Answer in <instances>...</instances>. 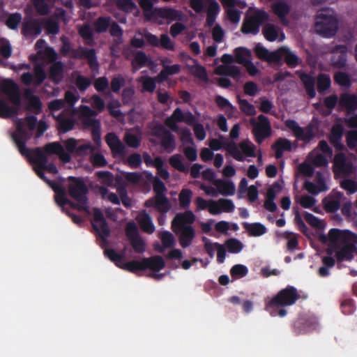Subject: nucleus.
Instances as JSON below:
<instances>
[{"instance_id": "1", "label": "nucleus", "mask_w": 357, "mask_h": 357, "mask_svg": "<svg viewBox=\"0 0 357 357\" xmlns=\"http://www.w3.org/2000/svg\"><path fill=\"white\" fill-rule=\"evenodd\" d=\"M47 128L45 122L40 121L37 123L35 117L29 116L24 121H18L17 122V130L13 134L12 137L21 154L28 158L34 164V169L38 176L45 181L56 192L55 201L59 206L63 207L70 204L73 207H77L79 210L89 212L86 198L87 189L82 180L73 178L69 185L70 195L77 202L76 205H74L67 200L63 190L45 179L43 172L47 171L52 174H56V167L53 164L48 163L52 155H57L63 162H69L70 160V153L76 152L79 141L72 138L65 141L64 145L66 151L57 142L48 144L43 149H37L35 151H30L24 146L25 142L31 137L33 129H37V136L38 137L47 130Z\"/></svg>"}, {"instance_id": "2", "label": "nucleus", "mask_w": 357, "mask_h": 357, "mask_svg": "<svg viewBox=\"0 0 357 357\" xmlns=\"http://www.w3.org/2000/svg\"><path fill=\"white\" fill-rule=\"evenodd\" d=\"M319 238L326 246L327 252L338 261H350L357 254V235L349 230L333 228Z\"/></svg>"}, {"instance_id": "3", "label": "nucleus", "mask_w": 357, "mask_h": 357, "mask_svg": "<svg viewBox=\"0 0 357 357\" xmlns=\"http://www.w3.org/2000/svg\"><path fill=\"white\" fill-rule=\"evenodd\" d=\"M105 253L116 266L123 269L135 272L149 268L153 272L152 277L155 279L160 280L164 276V274L158 273L165 267V261L161 257L154 256L151 258L144 259L142 261L134 260L126 262L123 256L116 253L113 250H106Z\"/></svg>"}, {"instance_id": "4", "label": "nucleus", "mask_w": 357, "mask_h": 357, "mask_svg": "<svg viewBox=\"0 0 357 357\" xmlns=\"http://www.w3.org/2000/svg\"><path fill=\"white\" fill-rule=\"evenodd\" d=\"M20 110V96L17 85L11 80L0 82V116L10 117Z\"/></svg>"}, {"instance_id": "5", "label": "nucleus", "mask_w": 357, "mask_h": 357, "mask_svg": "<svg viewBox=\"0 0 357 357\" xmlns=\"http://www.w3.org/2000/svg\"><path fill=\"white\" fill-rule=\"evenodd\" d=\"M298 296L296 289L293 287H287L280 291L274 298L267 302L266 310L272 317H284L287 314L284 307L293 305Z\"/></svg>"}, {"instance_id": "6", "label": "nucleus", "mask_w": 357, "mask_h": 357, "mask_svg": "<svg viewBox=\"0 0 357 357\" xmlns=\"http://www.w3.org/2000/svg\"><path fill=\"white\" fill-rule=\"evenodd\" d=\"M314 29L324 37L333 36L337 30V20L334 11L328 8L321 10L317 16Z\"/></svg>"}, {"instance_id": "7", "label": "nucleus", "mask_w": 357, "mask_h": 357, "mask_svg": "<svg viewBox=\"0 0 357 357\" xmlns=\"http://www.w3.org/2000/svg\"><path fill=\"white\" fill-rule=\"evenodd\" d=\"M356 158L354 155L347 158L343 153L334 158L333 172L335 177H349L356 174Z\"/></svg>"}, {"instance_id": "8", "label": "nucleus", "mask_w": 357, "mask_h": 357, "mask_svg": "<svg viewBox=\"0 0 357 357\" xmlns=\"http://www.w3.org/2000/svg\"><path fill=\"white\" fill-rule=\"evenodd\" d=\"M266 19L267 14L265 12L250 8L246 13L242 31L245 33H257L261 24Z\"/></svg>"}, {"instance_id": "9", "label": "nucleus", "mask_w": 357, "mask_h": 357, "mask_svg": "<svg viewBox=\"0 0 357 357\" xmlns=\"http://www.w3.org/2000/svg\"><path fill=\"white\" fill-rule=\"evenodd\" d=\"M73 112L75 114L78 115L84 124L92 128L93 140L97 144H99L100 142V123L93 119L96 115V113L89 107L83 105L80 106L78 110L73 109Z\"/></svg>"}, {"instance_id": "10", "label": "nucleus", "mask_w": 357, "mask_h": 357, "mask_svg": "<svg viewBox=\"0 0 357 357\" xmlns=\"http://www.w3.org/2000/svg\"><path fill=\"white\" fill-rule=\"evenodd\" d=\"M227 150L235 160L243 161L246 158L255 155L256 146L249 139H244L238 144H229Z\"/></svg>"}, {"instance_id": "11", "label": "nucleus", "mask_w": 357, "mask_h": 357, "mask_svg": "<svg viewBox=\"0 0 357 357\" xmlns=\"http://www.w3.org/2000/svg\"><path fill=\"white\" fill-rule=\"evenodd\" d=\"M332 155V151L328 144L320 142L319 146L314 149L307 156V161L312 162L316 167L326 166L328 164V158Z\"/></svg>"}, {"instance_id": "12", "label": "nucleus", "mask_w": 357, "mask_h": 357, "mask_svg": "<svg viewBox=\"0 0 357 357\" xmlns=\"http://www.w3.org/2000/svg\"><path fill=\"white\" fill-rule=\"evenodd\" d=\"M329 176H324L317 172L315 174L314 181L307 179L305 181L303 188L306 191L312 195H317L321 192H326L329 189Z\"/></svg>"}, {"instance_id": "13", "label": "nucleus", "mask_w": 357, "mask_h": 357, "mask_svg": "<svg viewBox=\"0 0 357 357\" xmlns=\"http://www.w3.org/2000/svg\"><path fill=\"white\" fill-rule=\"evenodd\" d=\"M250 123L253 126V133L258 143H261L271 135V129L268 119L264 115H259L257 119H252Z\"/></svg>"}, {"instance_id": "14", "label": "nucleus", "mask_w": 357, "mask_h": 357, "mask_svg": "<svg viewBox=\"0 0 357 357\" xmlns=\"http://www.w3.org/2000/svg\"><path fill=\"white\" fill-rule=\"evenodd\" d=\"M228 19L234 24L239 22L241 10L245 8V3L241 0H220Z\"/></svg>"}, {"instance_id": "15", "label": "nucleus", "mask_w": 357, "mask_h": 357, "mask_svg": "<svg viewBox=\"0 0 357 357\" xmlns=\"http://www.w3.org/2000/svg\"><path fill=\"white\" fill-rule=\"evenodd\" d=\"M117 192L120 196V199L119 198L117 195H116L114 192H109V190L104 187H100L98 190V192L101 195L102 199H107L112 202V204H119L121 200L123 204L125 206H131L132 200L128 196L126 189L123 188H118Z\"/></svg>"}, {"instance_id": "16", "label": "nucleus", "mask_w": 357, "mask_h": 357, "mask_svg": "<svg viewBox=\"0 0 357 357\" xmlns=\"http://www.w3.org/2000/svg\"><path fill=\"white\" fill-rule=\"evenodd\" d=\"M93 227L98 235L103 241H106L109 234V229L101 211L93 208Z\"/></svg>"}, {"instance_id": "17", "label": "nucleus", "mask_w": 357, "mask_h": 357, "mask_svg": "<svg viewBox=\"0 0 357 357\" xmlns=\"http://www.w3.org/2000/svg\"><path fill=\"white\" fill-rule=\"evenodd\" d=\"M344 199V196L342 192L332 190L322 201L324 208L327 212H336Z\"/></svg>"}, {"instance_id": "18", "label": "nucleus", "mask_w": 357, "mask_h": 357, "mask_svg": "<svg viewBox=\"0 0 357 357\" xmlns=\"http://www.w3.org/2000/svg\"><path fill=\"white\" fill-rule=\"evenodd\" d=\"M235 209V205L232 200L228 199H219L218 200L211 199V207L209 213L213 215L222 213H231Z\"/></svg>"}, {"instance_id": "19", "label": "nucleus", "mask_w": 357, "mask_h": 357, "mask_svg": "<svg viewBox=\"0 0 357 357\" xmlns=\"http://www.w3.org/2000/svg\"><path fill=\"white\" fill-rule=\"evenodd\" d=\"M233 61L234 58L231 55L224 54L222 56V61L224 63V65L218 66L215 70V73L237 77L240 74V70L238 67L231 65Z\"/></svg>"}, {"instance_id": "20", "label": "nucleus", "mask_w": 357, "mask_h": 357, "mask_svg": "<svg viewBox=\"0 0 357 357\" xmlns=\"http://www.w3.org/2000/svg\"><path fill=\"white\" fill-rule=\"evenodd\" d=\"M153 132L165 151L170 153L174 149L176 144L174 137L162 126H157Z\"/></svg>"}, {"instance_id": "21", "label": "nucleus", "mask_w": 357, "mask_h": 357, "mask_svg": "<svg viewBox=\"0 0 357 357\" xmlns=\"http://www.w3.org/2000/svg\"><path fill=\"white\" fill-rule=\"evenodd\" d=\"M284 123L286 127L294 133L298 139L307 142L314 137L312 130L310 127L303 129L293 120H287Z\"/></svg>"}, {"instance_id": "22", "label": "nucleus", "mask_w": 357, "mask_h": 357, "mask_svg": "<svg viewBox=\"0 0 357 357\" xmlns=\"http://www.w3.org/2000/svg\"><path fill=\"white\" fill-rule=\"evenodd\" d=\"M195 220V215L192 211L188 210L184 213H178L176 215L172 222V227L174 231H177L180 229L187 227L188 224H192Z\"/></svg>"}, {"instance_id": "23", "label": "nucleus", "mask_w": 357, "mask_h": 357, "mask_svg": "<svg viewBox=\"0 0 357 357\" xmlns=\"http://www.w3.org/2000/svg\"><path fill=\"white\" fill-rule=\"evenodd\" d=\"M194 118L190 113L183 114L181 109H176L172 115L166 120V125L172 130H177L176 123L184 121L188 124L193 123Z\"/></svg>"}, {"instance_id": "24", "label": "nucleus", "mask_w": 357, "mask_h": 357, "mask_svg": "<svg viewBox=\"0 0 357 357\" xmlns=\"http://www.w3.org/2000/svg\"><path fill=\"white\" fill-rule=\"evenodd\" d=\"M34 73V77L29 73H24L22 76V82L26 85L40 84L46 77L44 68L38 64L35 67Z\"/></svg>"}, {"instance_id": "25", "label": "nucleus", "mask_w": 357, "mask_h": 357, "mask_svg": "<svg viewBox=\"0 0 357 357\" xmlns=\"http://www.w3.org/2000/svg\"><path fill=\"white\" fill-rule=\"evenodd\" d=\"M145 205L146 207H154L161 213H167L171 208L169 200L163 195H156L147 200Z\"/></svg>"}, {"instance_id": "26", "label": "nucleus", "mask_w": 357, "mask_h": 357, "mask_svg": "<svg viewBox=\"0 0 357 357\" xmlns=\"http://www.w3.org/2000/svg\"><path fill=\"white\" fill-rule=\"evenodd\" d=\"M255 52L259 59L265 60L268 63L279 62V53L278 50L269 52L261 44H257L255 47Z\"/></svg>"}, {"instance_id": "27", "label": "nucleus", "mask_w": 357, "mask_h": 357, "mask_svg": "<svg viewBox=\"0 0 357 357\" xmlns=\"http://www.w3.org/2000/svg\"><path fill=\"white\" fill-rule=\"evenodd\" d=\"M38 56L40 59L47 60V61H53L56 58V54L50 47L45 46V43L43 40H39L36 44Z\"/></svg>"}, {"instance_id": "28", "label": "nucleus", "mask_w": 357, "mask_h": 357, "mask_svg": "<svg viewBox=\"0 0 357 357\" xmlns=\"http://www.w3.org/2000/svg\"><path fill=\"white\" fill-rule=\"evenodd\" d=\"M178 235L179 243L183 248L188 247L195 237V230L191 226L180 229L177 231H174Z\"/></svg>"}, {"instance_id": "29", "label": "nucleus", "mask_w": 357, "mask_h": 357, "mask_svg": "<svg viewBox=\"0 0 357 357\" xmlns=\"http://www.w3.org/2000/svg\"><path fill=\"white\" fill-rule=\"evenodd\" d=\"M263 33L266 40L269 41L276 40L282 41L285 38L281 29L273 24H266L263 29Z\"/></svg>"}, {"instance_id": "30", "label": "nucleus", "mask_w": 357, "mask_h": 357, "mask_svg": "<svg viewBox=\"0 0 357 357\" xmlns=\"http://www.w3.org/2000/svg\"><path fill=\"white\" fill-rule=\"evenodd\" d=\"M158 236L162 241V246L159 244H155L154 248L156 251L163 252L165 248H170L175 245V238L169 231H160L158 234Z\"/></svg>"}, {"instance_id": "31", "label": "nucleus", "mask_w": 357, "mask_h": 357, "mask_svg": "<svg viewBox=\"0 0 357 357\" xmlns=\"http://www.w3.org/2000/svg\"><path fill=\"white\" fill-rule=\"evenodd\" d=\"M218 190V195L231 196L235 194L236 187L232 181L228 180H218L215 182Z\"/></svg>"}, {"instance_id": "32", "label": "nucleus", "mask_w": 357, "mask_h": 357, "mask_svg": "<svg viewBox=\"0 0 357 357\" xmlns=\"http://www.w3.org/2000/svg\"><path fill=\"white\" fill-rule=\"evenodd\" d=\"M347 47L337 46L332 52V64L337 68L343 67L346 62Z\"/></svg>"}, {"instance_id": "33", "label": "nucleus", "mask_w": 357, "mask_h": 357, "mask_svg": "<svg viewBox=\"0 0 357 357\" xmlns=\"http://www.w3.org/2000/svg\"><path fill=\"white\" fill-rule=\"evenodd\" d=\"M156 17H160L167 20L169 22L182 20L183 19V14L178 10L174 9H160L156 10Z\"/></svg>"}, {"instance_id": "34", "label": "nucleus", "mask_w": 357, "mask_h": 357, "mask_svg": "<svg viewBox=\"0 0 357 357\" xmlns=\"http://www.w3.org/2000/svg\"><path fill=\"white\" fill-rule=\"evenodd\" d=\"M22 32L27 37L36 36L40 33L41 28L37 22L27 19L24 23Z\"/></svg>"}, {"instance_id": "35", "label": "nucleus", "mask_w": 357, "mask_h": 357, "mask_svg": "<svg viewBox=\"0 0 357 357\" xmlns=\"http://www.w3.org/2000/svg\"><path fill=\"white\" fill-rule=\"evenodd\" d=\"M124 139L130 147H137L142 139V132L138 128L130 130L126 132Z\"/></svg>"}, {"instance_id": "36", "label": "nucleus", "mask_w": 357, "mask_h": 357, "mask_svg": "<svg viewBox=\"0 0 357 357\" xmlns=\"http://www.w3.org/2000/svg\"><path fill=\"white\" fill-rule=\"evenodd\" d=\"M137 220L142 228L145 232L151 234L155 231V226L151 220V218L146 212L139 213Z\"/></svg>"}, {"instance_id": "37", "label": "nucleus", "mask_w": 357, "mask_h": 357, "mask_svg": "<svg viewBox=\"0 0 357 357\" xmlns=\"http://www.w3.org/2000/svg\"><path fill=\"white\" fill-rule=\"evenodd\" d=\"M279 53V61L284 59L286 63L291 66H296L299 61V59L287 47H282L278 50Z\"/></svg>"}, {"instance_id": "38", "label": "nucleus", "mask_w": 357, "mask_h": 357, "mask_svg": "<svg viewBox=\"0 0 357 357\" xmlns=\"http://www.w3.org/2000/svg\"><path fill=\"white\" fill-rule=\"evenodd\" d=\"M291 143L289 139L280 138L278 139L273 145V149L275 151V157L280 158L285 151L291 149Z\"/></svg>"}, {"instance_id": "39", "label": "nucleus", "mask_w": 357, "mask_h": 357, "mask_svg": "<svg viewBox=\"0 0 357 357\" xmlns=\"http://www.w3.org/2000/svg\"><path fill=\"white\" fill-rule=\"evenodd\" d=\"M340 105L349 111H354L357 108V96L348 93L342 94L340 99Z\"/></svg>"}, {"instance_id": "40", "label": "nucleus", "mask_w": 357, "mask_h": 357, "mask_svg": "<svg viewBox=\"0 0 357 357\" xmlns=\"http://www.w3.org/2000/svg\"><path fill=\"white\" fill-rule=\"evenodd\" d=\"M340 186L347 191L348 194H354L357 192V179L355 176H349V177H342L340 181Z\"/></svg>"}, {"instance_id": "41", "label": "nucleus", "mask_w": 357, "mask_h": 357, "mask_svg": "<svg viewBox=\"0 0 357 357\" xmlns=\"http://www.w3.org/2000/svg\"><path fill=\"white\" fill-rule=\"evenodd\" d=\"M343 128L340 124L335 125L331 130V142L337 149H342L343 144L340 142Z\"/></svg>"}, {"instance_id": "42", "label": "nucleus", "mask_w": 357, "mask_h": 357, "mask_svg": "<svg viewBox=\"0 0 357 357\" xmlns=\"http://www.w3.org/2000/svg\"><path fill=\"white\" fill-rule=\"evenodd\" d=\"M162 64L164 69L158 75L157 79L159 81L165 80L169 75H172L178 73L180 71V66L178 64L168 66L166 64L165 60H162Z\"/></svg>"}, {"instance_id": "43", "label": "nucleus", "mask_w": 357, "mask_h": 357, "mask_svg": "<svg viewBox=\"0 0 357 357\" xmlns=\"http://www.w3.org/2000/svg\"><path fill=\"white\" fill-rule=\"evenodd\" d=\"M244 227L248 232L250 236H260L266 232V227L259 222L245 223Z\"/></svg>"}, {"instance_id": "44", "label": "nucleus", "mask_w": 357, "mask_h": 357, "mask_svg": "<svg viewBox=\"0 0 357 357\" xmlns=\"http://www.w3.org/2000/svg\"><path fill=\"white\" fill-rule=\"evenodd\" d=\"M272 9L274 13L282 21L289 12V5L283 1H275L272 4Z\"/></svg>"}, {"instance_id": "45", "label": "nucleus", "mask_w": 357, "mask_h": 357, "mask_svg": "<svg viewBox=\"0 0 357 357\" xmlns=\"http://www.w3.org/2000/svg\"><path fill=\"white\" fill-rule=\"evenodd\" d=\"M139 4L144 10L145 16L149 20L157 21L156 10H159V8H153L150 0H139Z\"/></svg>"}, {"instance_id": "46", "label": "nucleus", "mask_w": 357, "mask_h": 357, "mask_svg": "<svg viewBox=\"0 0 357 357\" xmlns=\"http://www.w3.org/2000/svg\"><path fill=\"white\" fill-rule=\"evenodd\" d=\"M107 143L110 147L113 153L120 154L122 153L123 147L121 142L118 137L113 133H109L107 135Z\"/></svg>"}, {"instance_id": "47", "label": "nucleus", "mask_w": 357, "mask_h": 357, "mask_svg": "<svg viewBox=\"0 0 357 357\" xmlns=\"http://www.w3.org/2000/svg\"><path fill=\"white\" fill-rule=\"evenodd\" d=\"M50 75V78L56 84L60 82L63 77V70L62 64L59 62L54 63L51 66Z\"/></svg>"}, {"instance_id": "48", "label": "nucleus", "mask_w": 357, "mask_h": 357, "mask_svg": "<svg viewBox=\"0 0 357 357\" xmlns=\"http://www.w3.org/2000/svg\"><path fill=\"white\" fill-rule=\"evenodd\" d=\"M236 60L244 65L251 59L252 54L249 50L244 47H238L234 50Z\"/></svg>"}, {"instance_id": "49", "label": "nucleus", "mask_w": 357, "mask_h": 357, "mask_svg": "<svg viewBox=\"0 0 357 357\" xmlns=\"http://www.w3.org/2000/svg\"><path fill=\"white\" fill-rule=\"evenodd\" d=\"M217 105L223 109L229 116H233L235 114L236 109L225 98L217 96L215 99Z\"/></svg>"}, {"instance_id": "50", "label": "nucleus", "mask_w": 357, "mask_h": 357, "mask_svg": "<svg viewBox=\"0 0 357 357\" xmlns=\"http://www.w3.org/2000/svg\"><path fill=\"white\" fill-rule=\"evenodd\" d=\"M296 199L303 208H310L315 212H318V209L315 206L317 200L314 197L305 195L296 198Z\"/></svg>"}, {"instance_id": "51", "label": "nucleus", "mask_w": 357, "mask_h": 357, "mask_svg": "<svg viewBox=\"0 0 357 357\" xmlns=\"http://www.w3.org/2000/svg\"><path fill=\"white\" fill-rule=\"evenodd\" d=\"M301 79L304 84L305 90H306L307 94L311 98L314 97L315 94H316L314 87V79L312 77H310L306 74H301Z\"/></svg>"}, {"instance_id": "52", "label": "nucleus", "mask_w": 357, "mask_h": 357, "mask_svg": "<svg viewBox=\"0 0 357 357\" xmlns=\"http://www.w3.org/2000/svg\"><path fill=\"white\" fill-rule=\"evenodd\" d=\"M324 266H321L318 270V274L321 277H326L329 275V268L335 264V259L331 256L324 257L322 259Z\"/></svg>"}, {"instance_id": "53", "label": "nucleus", "mask_w": 357, "mask_h": 357, "mask_svg": "<svg viewBox=\"0 0 357 357\" xmlns=\"http://www.w3.org/2000/svg\"><path fill=\"white\" fill-rule=\"evenodd\" d=\"M149 63V59L142 52L136 53L135 58L132 62V68L135 71L138 70L141 68L146 66Z\"/></svg>"}, {"instance_id": "54", "label": "nucleus", "mask_w": 357, "mask_h": 357, "mask_svg": "<svg viewBox=\"0 0 357 357\" xmlns=\"http://www.w3.org/2000/svg\"><path fill=\"white\" fill-rule=\"evenodd\" d=\"M192 192L188 189H183L178 196L179 204L182 208L189 207L191 203Z\"/></svg>"}, {"instance_id": "55", "label": "nucleus", "mask_w": 357, "mask_h": 357, "mask_svg": "<svg viewBox=\"0 0 357 357\" xmlns=\"http://www.w3.org/2000/svg\"><path fill=\"white\" fill-rule=\"evenodd\" d=\"M305 219L311 226L317 229H324L326 227V223L323 220L309 213L305 214Z\"/></svg>"}, {"instance_id": "56", "label": "nucleus", "mask_w": 357, "mask_h": 357, "mask_svg": "<svg viewBox=\"0 0 357 357\" xmlns=\"http://www.w3.org/2000/svg\"><path fill=\"white\" fill-rule=\"evenodd\" d=\"M155 80H158L157 77L153 79L147 76H143L139 79V82L142 84L143 91L153 92L155 89Z\"/></svg>"}, {"instance_id": "57", "label": "nucleus", "mask_w": 357, "mask_h": 357, "mask_svg": "<svg viewBox=\"0 0 357 357\" xmlns=\"http://www.w3.org/2000/svg\"><path fill=\"white\" fill-rule=\"evenodd\" d=\"M248 270L244 265L237 264L234 266L230 271V273L232 278L238 279L244 277L247 275Z\"/></svg>"}, {"instance_id": "58", "label": "nucleus", "mask_w": 357, "mask_h": 357, "mask_svg": "<svg viewBox=\"0 0 357 357\" xmlns=\"http://www.w3.org/2000/svg\"><path fill=\"white\" fill-rule=\"evenodd\" d=\"M225 245L230 252L238 253L241 252L243 248L242 243L235 238L228 240L225 243Z\"/></svg>"}, {"instance_id": "59", "label": "nucleus", "mask_w": 357, "mask_h": 357, "mask_svg": "<svg viewBox=\"0 0 357 357\" xmlns=\"http://www.w3.org/2000/svg\"><path fill=\"white\" fill-rule=\"evenodd\" d=\"M312 162L307 161V158L305 162L300 164L298 167V174L305 176H310L314 172V169L311 165Z\"/></svg>"}, {"instance_id": "60", "label": "nucleus", "mask_w": 357, "mask_h": 357, "mask_svg": "<svg viewBox=\"0 0 357 357\" xmlns=\"http://www.w3.org/2000/svg\"><path fill=\"white\" fill-rule=\"evenodd\" d=\"M195 211L199 212L205 209H207L209 212L211 207V199L206 200L202 197H197L195 199Z\"/></svg>"}, {"instance_id": "61", "label": "nucleus", "mask_w": 357, "mask_h": 357, "mask_svg": "<svg viewBox=\"0 0 357 357\" xmlns=\"http://www.w3.org/2000/svg\"><path fill=\"white\" fill-rule=\"evenodd\" d=\"M74 76L75 84L79 90L84 91L91 84L90 79L77 74Z\"/></svg>"}, {"instance_id": "62", "label": "nucleus", "mask_w": 357, "mask_h": 357, "mask_svg": "<svg viewBox=\"0 0 357 357\" xmlns=\"http://www.w3.org/2000/svg\"><path fill=\"white\" fill-rule=\"evenodd\" d=\"M195 63L190 68L191 73L202 80L207 79V75L205 68L194 61Z\"/></svg>"}, {"instance_id": "63", "label": "nucleus", "mask_w": 357, "mask_h": 357, "mask_svg": "<svg viewBox=\"0 0 357 357\" xmlns=\"http://www.w3.org/2000/svg\"><path fill=\"white\" fill-rule=\"evenodd\" d=\"M10 54L11 48L8 42L4 39H0V61L2 59L9 57Z\"/></svg>"}, {"instance_id": "64", "label": "nucleus", "mask_w": 357, "mask_h": 357, "mask_svg": "<svg viewBox=\"0 0 357 357\" xmlns=\"http://www.w3.org/2000/svg\"><path fill=\"white\" fill-rule=\"evenodd\" d=\"M335 81L342 87L349 88L351 85V81L347 75L343 73H337L335 75Z\"/></svg>"}]
</instances>
